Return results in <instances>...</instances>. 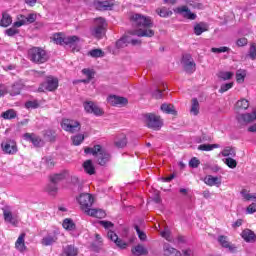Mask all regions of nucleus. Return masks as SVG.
I'll return each instance as SVG.
<instances>
[{"mask_svg":"<svg viewBox=\"0 0 256 256\" xmlns=\"http://www.w3.org/2000/svg\"><path fill=\"white\" fill-rule=\"evenodd\" d=\"M5 34L8 37H15V35H19V29H17V27L15 26V24H13V27L5 30Z\"/></svg>","mask_w":256,"mask_h":256,"instance_id":"50","label":"nucleus"},{"mask_svg":"<svg viewBox=\"0 0 256 256\" xmlns=\"http://www.w3.org/2000/svg\"><path fill=\"white\" fill-rule=\"evenodd\" d=\"M65 38L63 34L56 33L53 35V41L56 43V45H65Z\"/></svg>","mask_w":256,"mask_h":256,"instance_id":"45","label":"nucleus"},{"mask_svg":"<svg viewBox=\"0 0 256 256\" xmlns=\"http://www.w3.org/2000/svg\"><path fill=\"white\" fill-rule=\"evenodd\" d=\"M99 225L104 227V229H108L109 231H111V229H113L114 227V224L111 221H106V220L99 221Z\"/></svg>","mask_w":256,"mask_h":256,"instance_id":"54","label":"nucleus"},{"mask_svg":"<svg viewBox=\"0 0 256 256\" xmlns=\"http://www.w3.org/2000/svg\"><path fill=\"white\" fill-rule=\"evenodd\" d=\"M217 77L223 79V81H229L233 77V72L220 71Z\"/></svg>","mask_w":256,"mask_h":256,"instance_id":"46","label":"nucleus"},{"mask_svg":"<svg viewBox=\"0 0 256 256\" xmlns=\"http://www.w3.org/2000/svg\"><path fill=\"white\" fill-rule=\"evenodd\" d=\"M37 21V14L31 13L27 16L20 14L17 16V21L14 22V27H23V25H31Z\"/></svg>","mask_w":256,"mask_h":256,"instance_id":"7","label":"nucleus"},{"mask_svg":"<svg viewBox=\"0 0 256 256\" xmlns=\"http://www.w3.org/2000/svg\"><path fill=\"white\" fill-rule=\"evenodd\" d=\"M83 107L86 111V113H91L92 115H95L96 117H101L105 112L103 109H101L95 102L93 101H85L83 103Z\"/></svg>","mask_w":256,"mask_h":256,"instance_id":"9","label":"nucleus"},{"mask_svg":"<svg viewBox=\"0 0 256 256\" xmlns=\"http://www.w3.org/2000/svg\"><path fill=\"white\" fill-rule=\"evenodd\" d=\"M248 55H249L250 59H252V61H255V59H256V45L255 44H251Z\"/></svg>","mask_w":256,"mask_h":256,"instance_id":"57","label":"nucleus"},{"mask_svg":"<svg viewBox=\"0 0 256 256\" xmlns=\"http://www.w3.org/2000/svg\"><path fill=\"white\" fill-rule=\"evenodd\" d=\"M219 144H202L198 146L199 151H213V149H219Z\"/></svg>","mask_w":256,"mask_h":256,"instance_id":"38","label":"nucleus"},{"mask_svg":"<svg viewBox=\"0 0 256 256\" xmlns=\"http://www.w3.org/2000/svg\"><path fill=\"white\" fill-rule=\"evenodd\" d=\"M23 139L28 143H32L34 147H43V139L35 133H25Z\"/></svg>","mask_w":256,"mask_h":256,"instance_id":"14","label":"nucleus"},{"mask_svg":"<svg viewBox=\"0 0 256 256\" xmlns=\"http://www.w3.org/2000/svg\"><path fill=\"white\" fill-rule=\"evenodd\" d=\"M80 41L81 38H79V36H68L65 38V45L70 47L72 52L75 53V51L81 50V46L79 45Z\"/></svg>","mask_w":256,"mask_h":256,"instance_id":"13","label":"nucleus"},{"mask_svg":"<svg viewBox=\"0 0 256 256\" xmlns=\"http://www.w3.org/2000/svg\"><path fill=\"white\" fill-rule=\"evenodd\" d=\"M87 215L90 217H96V219H103L107 214L102 209L90 208L86 210Z\"/></svg>","mask_w":256,"mask_h":256,"instance_id":"27","label":"nucleus"},{"mask_svg":"<svg viewBox=\"0 0 256 256\" xmlns=\"http://www.w3.org/2000/svg\"><path fill=\"white\" fill-rule=\"evenodd\" d=\"M163 249H164L165 256H181L182 255L179 250L171 247V245L169 244H164Z\"/></svg>","mask_w":256,"mask_h":256,"instance_id":"28","label":"nucleus"},{"mask_svg":"<svg viewBox=\"0 0 256 256\" xmlns=\"http://www.w3.org/2000/svg\"><path fill=\"white\" fill-rule=\"evenodd\" d=\"M161 237L166 239V241H173V237L171 236V230L168 227H165L164 230L160 233Z\"/></svg>","mask_w":256,"mask_h":256,"instance_id":"52","label":"nucleus"},{"mask_svg":"<svg viewBox=\"0 0 256 256\" xmlns=\"http://www.w3.org/2000/svg\"><path fill=\"white\" fill-rule=\"evenodd\" d=\"M131 251L135 256L149 255V250L141 244L136 245Z\"/></svg>","mask_w":256,"mask_h":256,"instance_id":"29","label":"nucleus"},{"mask_svg":"<svg viewBox=\"0 0 256 256\" xmlns=\"http://www.w3.org/2000/svg\"><path fill=\"white\" fill-rule=\"evenodd\" d=\"M182 65L186 71V73H195L196 64L193 60V57L189 54H185L182 57Z\"/></svg>","mask_w":256,"mask_h":256,"instance_id":"10","label":"nucleus"},{"mask_svg":"<svg viewBox=\"0 0 256 256\" xmlns=\"http://www.w3.org/2000/svg\"><path fill=\"white\" fill-rule=\"evenodd\" d=\"M93 202V196L89 193H82L78 197V203L79 205H81V208L83 209V211H85V213H87V211L91 209V207L93 206Z\"/></svg>","mask_w":256,"mask_h":256,"instance_id":"8","label":"nucleus"},{"mask_svg":"<svg viewBox=\"0 0 256 256\" xmlns=\"http://www.w3.org/2000/svg\"><path fill=\"white\" fill-rule=\"evenodd\" d=\"M58 190H59V188H57V184H55V183L49 184L46 187V191L48 192L49 195H52V196L57 195Z\"/></svg>","mask_w":256,"mask_h":256,"instance_id":"48","label":"nucleus"},{"mask_svg":"<svg viewBox=\"0 0 256 256\" xmlns=\"http://www.w3.org/2000/svg\"><path fill=\"white\" fill-rule=\"evenodd\" d=\"M132 25L137 27V30L132 32V35H137V37H153L155 31L151 29L153 27V20L151 17L144 16L141 14H134L131 17Z\"/></svg>","mask_w":256,"mask_h":256,"instance_id":"1","label":"nucleus"},{"mask_svg":"<svg viewBox=\"0 0 256 256\" xmlns=\"http://www.w3.org/2000/svg\"><path fill=\"white\" fill-rule=\"evenodd\" d=\"M129 43H132V45H137L139 40L131 39L129 36H124L116 42V47L117 49H123L124 47H127Z\"/></svg>","mask_w":256,"mask_h":256,"instance_id":"23","label":"nucleus"},{"mask_svg":"<svg viewBox=\"0 0 256 256\" xmlns=\"http://www.w3.org/2000/svg\"><path fill=\"white\" fill-rule=\"evenodd\" d=\"M107 236H108V239H110V241H113L115 245L119 247V249H127V247H129V244L123 241L122 239H119V236H117L115 232L108 231Z\"/></svg>","mask_w":256,"mask_h":256,"instance_id":"18","label":"nucleus"},{"mask_svg":"<svg viewBox=\"0 0 256 256\" xmlns=\"http://www.w3.org/2000/svg\"><path fill=\"white\" fill-rule=\"evenodd\" d=\"M1 147L2 151L8 155H15V153H17V143L15 140H6L5 142H2Z\"/></svg>","mask_w":256,"mask_h":256,"instance_id":"15","label":"nucleus"},{"mask_svg":"<svg viewBox=\"0 0 256 256\" xmlns=\"http://www.w3.org/2000/svg\"><path fill=\"white\" fill-rule=\"evenodd\" d=\"M231 88H233V82L222 84L219 89V93H225V92L229 91V89H231Z\"/></svg>","mask_w":256,"mask_h":256,"instance_id":"60","label":"nucleus"},{"mask_svg":"<svg viewBox=\"0 0 256 256\" xmlns=\"http://www.w3.org/2000/svg\"><path fill=\"white\" fill-rule=\"evenodd\" d=\"M221 155L223 157H235L237 155V153L235 151V148H233V147H226L221 152Z\"/></svg>","mask_w":256,"mask_h":256,"instance_id":"39","label":"nucleus"},{"mask_svg":"<svg viewBox=\"0 0 256 256\" xmlns=\"http://www.w3.org/2000/svg\"><path fill=\"white\" fill-rule=\"evenodd\" d=\"M200 164H201V161H199V159H197V157H193L189 161V166L192 167V169H197V167H199Z\"/></svg>","mask_w":256,"mask_h":256,"instance_id":"61","label":"nucleus"},{"mask_svg":"<svg viewBox=\"0 0 256 256\" xmlns=\"http://www.w3.org/2000/svg\"><path fill=\"white\" fill-rule=\"evenodd\" d=\"M236 109L247 110L249 109V101L247 99H241L236 102Z\"/></svg>","mask_w":256,"mask_h":256,"instance_id":"42","label":"nucleus"},{"mask_svg":"<svg viewBox=\"0 0 256 256\" xmlns=\"http://www.w3.org/2000/svg\"><path fill=\"white\" fill-rule=\"evenodd\" d=\"M13 23V19L11 18V15L8 13H4L2 15V19L0 22L1 27H9Z\"/></svg>","mask_w":256,"mask_h":256,"instance_id":"37","label":"nucleus"},{"mask_svg":"<svg viewBox=\"0 0 256 256\" xmlns=\"http://www.w3.org/2000/svg\"><path fill=\"white\" fill-rule=\"evenodd\" d=\"M83 169L88 175H95V166L93 165L92 160H86L83 163Z\"/></svg>","mask_w":256,"mask_h":256,"instance_id":"33","label":"nucleus"},{"mask_svg":"<svg viewBox=\"0 0 256 256\" xmlns=\"http://www.w3.org/2000/svg\"><path fill=\"white\" fill-rule=\"evenodd\" d=\"M109 105L113 107H123V105H127L128 100L125 97L117 96V95H110L107 98Z\"/></svg>","mask_w":256,"mask_h":256,"instance_id":"17","label":"nucleus"},{"mask_svg":"<svg viewBox=\"0 0 256 256\" xmlns=\"http://www.w3.org/2000/svg\"><path fill=\"white\" fill-rule=\"evenodd\" d=\"M42 87H44L46 91H55L57 87H59V80L50 76L46 79V82L42 84Z\"/></svg>","mask_w":256,"mask_h":256,"instance_id":"21","label":"nucleus"},{"mask_svg":"<svg viewBox=\"0 0 256 256\" xmlns=\"http://www.w3.org/2000/svg\"><path fill=\"white\" fill-rule=\"evenodd\" d=\"M204 183L208 185V187H221V177L207 175L204 177Z\"/></svg>","mask_w":256,"mask_h":256,"instance_id":"22","label":"nucleus"},{"mask_svg":"<svg viewBox=\"0 0 256 256\" xmlns=\"http://www.w3.org/2000/svg\"><path fill=\"white\" fill-rule=\"evenodd\" d=\"M83 75H86L87 80H82V83H89L93 77H95V73L91 71L90 69H83L82 70Z\"/></svg>","mask_w":256,"mask_h":256,"instance_id":"47","label":"nucleus"},{"mask_svg":"<svg viewBox=\"0 0 256 256\" xmlns=\"http://www.w3.org/2000/svg\"><path fill=\"white\" fill-rule=\"evenodd\" d=\"M25 107L26 109H37L39 107V102H37V100L27 101Z\"/></svg>","mask_w":256,"mask_h":256,"instance_id":"56","label":"nucleus"},{"mask_svg":"<svg viewBox=\"0 0 256 256\" xmlns=\"http://www.w3.org/2000/svg\"><path fill=\"white\" fill-rule=\"evenodd\" d=\"M242 239L246 241V243H255L256 241V235L255 232L250 229H245L241 233Z\"/></svg>","mask_w":256,"mask_h":256,"instance_id":"26","label":"nucleus"},{"mask_svg":"<svg viewBox=\"0 0 256 256\" xmlns=\"http://www.w3.org/2000/svg\"><path fill=\"white\" fill-rule=\"evenodd\" d=\"M115 146L118 147V149H123V147L127 146V137L125 134L120 135L114 142Z\"/></svg>","mask_w":256,"mask_h":256,"instance_id":"35","label":"nucleus"},{"mask_svg":"<svg viewBox=\"0 0 256 256\" xmlns=\"http://www.w3.org/2000/svg\"><path fill=\"white\" fill-rule=\"evenodd\" d=\"M21 89H23V84L15 83L10 90V95L12 97H15V95H19L21 93Z\"/></svg>","mask_w":256,"mask_h":256,"instance_id":"40","label":"nucleus"},{"mask_svg":"<svg viewBox=\"0 0 256 256\" xmlns=\"http://www.w3.org/2000/svg\"><path fill=\"white\" fill-rule=\"evenodd\" d=\"M3 119H15L17 117V112L13 109H9L1 114Z\"/></svg>","mask_w":256,"mask_h":256,"instance_id":"43","label":"nucleus"},{"mask_svg":"<svg viewBox=\"0 0 256 256\" xmlns=\"http://www.w3.org/2000/svg\"><path fill=\"white\" fill-rule=\"evenodd\" d=\"M73 145H81L85 141V136L83 134H78L71 137Z\"/></svg>","mask_w":256,"mask_h":256,"instance_id":"49","label":"nucleus"},{"mask_svg":"<svg viewBox=\"0 0 256 256\" xmlns=\"http://www.w3.org/2000/svg\"><path fill=\"white\" fill-rule=\"evenodd\" d=\"M240 193L244 201H251V193H249L247 189H242Z\"/></svg>","mask_w":256,"mask_h":256,"instance_id":"63","label":"nucleus"},{"mask_svg":"<svg viewBox=\"0 0 256 256\" xmlns=\"http://www.w3.org/2000/svg\"><path fill=\"white\" fill-rule=\"evenodd\" d=\"M246 213H247L248 215H253V213H256V203L250 204V205L246 208Z\"/></svg>","mask_w":256,"mask_h":256,"instance_id":"64","label":"nucleus"},{"mask_svg":"<svg viewBox=\"0 0 256 256\" xmlns=\"http://www.w3.org/2000/svg\"><path fill=\"white\" fill-rule=\"evenodd\" d=\"M27 234L21 233L18 237V239L15 242V247L17 251L20 253H24V251H27V246L25 245V237Z\"/></svg>","mask_w":256,"mask_h":256,"instance_id":"24","label":"nucleus"},{"mask_svg":"<svg viewBox=\"0 0 256 256\" xmlns=\"http://www.w3.org/2000/svg\"><path fill=\"white\" fill-rule=\"evenodd\" d=\"M208 29L209 26L207 25V23L200 22L194 26V33L195 35H202L203 33H205V31H208Z\"/></svg>","mask_w":256,"mask_h":256,"instance_id":"32","label":"nucleus"},{"mask_svg":"<svg viewBox=\"0 0 256 256\" xmlns=\"http://www.w3.org/2000/svg\"><path fill=\"white\" fill-rule=\"evenodd\" d=\"M61 127L67 133H78V131H81V123L73 119L64 118L61 122Z\"/></svg>","mask_w":256,"mask_h":256,"instance_id":"6","label":"nucleus"},{"mask_svg":"<svg viewBox=\"0 0 256 256\" xmlns=\"http://www.w3.org/2000/svg\"><path fill=\"white\" fill-rule=\"evenodd\" d=\"M211 51L212 53H227V51H229V47L222 46L220 48H212Z\"/></svg>","mask_w":256,"mask_h":256,"instance_id":"62","label":"nucleus"},{"mask_svg":"<svg viewBox=\"0 0 256 256\" xmlns=\"http://www.w3.org/2000/svg\"><path fill=\"white\" fill-rule=\"evenodd\" d=\"M224 163L225 165H227L230 169H235V167H237V160L228 157L226 159H224Z\"/></svg>","mask_w":256,"mask_h":256,"instance_id":"53","label":"nucleus"},{"mask_svg":"<svg viewBox=\"0 0 256 256\" xmlns=\"http://www.w3.org/2000/svg\"><path fill=\"white\" fill-rule=\"evenodd\" d=\"M156 13L157 15H159V17H163V18L171 17V15H173V11H171L169 8H166V7L157 8Z\"/></svg>","mask_w":256,"mask_h":256,"instance_id":"36","label":"nucleus"},{"mask_svg":"<svg viewBox=\"0 0 256 256\" xmlns=\"http://www.w3.org/2000/svg\"><path fill=\"white\" fill-rule=\"evenodd\" d=\"M85 153L93 155L97 158L98 165H105L107 161H109L110 155L107 153L105 149L101 145H95L92 148H85Z\"/></svg>","mask_w":256,"mask_h":256,"instance_id":"2","label":"nucleus"},{"mask_svg":"<svg viewBox=\"0 0 256 256\" xmlns=\"http://www.w3.org/2000/svg\"><path fill=\"white\" fill-rule=\"evenodd\" d=\"M59 233L56 231L48 233L46 236L42 239V245L45 247H49V245H53L54 243H57Z\"/></svg>","mask_w":256,"mask_h":256,"instance_id":"20","label":"nucleus"},{"mask_svg":"<svg viewBox=\"0 0 256 256\" xmlns=\"http://www.w3.org/2000/svg\"><path fill=\"white\" fill-rule=\"evenodd\" d=\"M114 5L115 3L113 2V0H106V1L95 0L93 2L94 9H97L98 11H111Z\"/></svg>","mask_w":256,"mask_h":256,"instance_id":"12","label":"nucleus"},{"mask_svg":"<svg viewBox=\"0 0 256 256\" xmlns=\"http://www.w3.org/2000/svg\"><path fill=\"white\" fill-rule=\"evenodd\" d=\"M218 243H220L221 247H224V249L229 250L230 253H235V251H237V247L229 242V238H227V236H219Z\"/></svg>","mask_w":256,"mask_h":256,"instance_id":"19","label":"nucleus"},{"mask_svg":"<svg viewBox=\"0 0 256 256\" xmlns=\"http://www.w3.org/2000/svg\"><path fill=\"white\" fill-rule=\"evenodd\" d=\"M3 217L6 223H10L14 227H17V225H19V221L17 220V218L13 217V213L10 210L4 209Z\"/></svg>","mask_w":256,"mask_h":256,"instance_id":"25","label":"nucleus"},{"mask_svg":"<svg viewBox=\"0 0 256 256\" xmlns=\"http://www.w3.org/2000/svg\"><path fill=\"white\" fill-rule=\"evenodd\" d=\"M236 119L239 125H249V123L256 121V109H254L251 113L239 114Z\"/></svg>","mask_w":256,"mask_h":256,"instance_id":"11","label":"nucleus"},{"mask_svg":"<svg viewBox=\"0 0 256 256\" xmlns=\"http://www.w3.org/2000/svg\"><path fill=\"white\" fill-rule=\"evenodd\" d=\"M107 28V22L99 17L94 20V27L91 28V35L96 39H103Z\"/></svg>","mask_w":256,"mask_h":256,"instance_id":"5","label":"nucleus"},{"mask_svg":"<svg viewBox=\"0 0 256 256\" xmlns=\"http://www.w3.org/2000/svg\"><path fill=\"white\" fill-rule=\"evenodd\" d=\"M89 55H90L91 57L97 58V57H103V55H105V53L102 52L101 49H93V50H91V51L89 52Z\"/></svg>","mask_w":256,"mask_h":256,"instance_id":"58","label":"nucleus"},{"mask_svg":"<svg viewBox=\"0 0 256 256\" xmlns=\"http://www.w3.org/2000/svg\"><path fill=\"white\" fill-rule=\"evenodd\" d=\"M144 122L149 129L159 131L163 127V119L155 113L144 114Z\"/></svg>","mask_w":256,"mask_h":256,"instance_id":"4","label":"nucleus"},{"mask_svg":"<svg viewBox=\"0 0 256 256\" xmlns=\"http://www.w3.org/2000/svg\"><path fill=\"white\" fill-rule=\"evenodd\" d=\"M135 230H136V233H137L140 241H147V234H145V232L141 231L139 226L136 225Z\"/></svg>","mask_w":256,"mask_h":256,"instance_id":"55","label":"nucleus"},{"mask_svg":"<svg viewBox=\"0 0 256 256\" xmlns=\"http://www.w3.org/2000/svg\"><path fill=\"white\" fill-rule=\"evenodd\" d=\"M67 177H69V172L64 171L59 174L52 175L50 177V181L51 183H54L55 185H57V183H60V181H63V179H67Z\"/></svg>","mask_w":256,"mask_h":256,"instance_id":"30","label":"nucleus"},{"mask_svg":"<svg viewBox=\"0 0 256 256\" xmlns=\"http://www.w3.org/2000/svg\"><path fill=\"white\" fill-rule=\"evenodd\" d=\"M174 12L179 13L184 19H189L190 21H195V19H197V14L191 12L187 6H180L176 8Z\"/></svg>","mask_w":256,"mask_h":256,"instance_id":"16","label":"nucleus"},{"mask_svg":"<svg viewBox=\"0 0 256 256\" xmlns=\"http://www.w3.org/2000/svg\"><path fill=\"white\" fill-rule=\"evenodd\" d=\"M63 227L66 229V231H74L75 229V223L73 222V220L66 218L63 221Z\"/></svg>","mask_w":256,"mask_h":256,"instance_id":"44","label":"nucleus"},{"mask_svg":"<svg viewBox=\"0 0 256 256\" xmlns=\"http://www.w3.org/2000/svg\"><path fill=\"white\" fill-rule=\"evenodd\" d=\"M190 113L192 115H199V100L197 98L192 99Z\"/></svg>","mask_w":256,"mask_h":256,"instance_id":"41","label":"nucleus"},{"mask_svg":"<svg viewBox=\"0 0 256 256\" xmlns=\"http://www.w3.org/2000/svg\"><path fill=\"white\" fill-rule=\"evenodd\" d=\"M28 59H30L32 63L41 65L42 63H47L49 55H47V51L43 50V48L33 47L28 51Z\"/></svg>","mask_w":256,"mask_h":256,"instance_id":"3","label":"nucleus"},{"mask_svg":"<svg viewBox=\"0 0 256 256\" xmlns=\"http://www.w3.org/2000/svg\"><path fill=\"white\" fill-rule=\"evenodd\" d=\"M78 254L79 250L73 245H67L63 248V256H77Z\"/></svg>","mask_w":256,"mask_h":256,"instance_id":"31","label":"nucleus"},{"mask_svg":"<svg viewBox=\"0 0 256 256\" xmlns=\"http://www.w3.org/2000/svg\"><path fill=\"white\" fill-rule=\"evenodd\" d=\"M161 111H163V113H167V115H177V110H175V106H173V104H162Z\"/></svg>","mask_w":256,"mask_h":256,"instance_id":"34","label":"nucleus"},{"mask_svg":"<svg viewBox=\"0 0 256 256\" xmlns=\"http://www.w3.org/2000/svg\"><path fill=\"white\" fill-rule=\"evenodd\" d=\"M246 75H247V73L245 72V70H237V72H236L237 83H243V81H245Z\"/></svg>","mask_w":256,"mask_h":256,"instance_id":"51","label":"nucleus"},{"mask_svg":"<svg viewBox=\"0 0 256 256\" xmlns=\"http://www.w3.org/2000/svg\"><path fill=\"white\" fill-rule=\"evenodd\" d=\"M44 137L47 141H55V132L53 130H47Z\"/></svg>","mask_w":256,"mask_h":256,"instance_id":"59","label":"nucleus"}]
</instances>
